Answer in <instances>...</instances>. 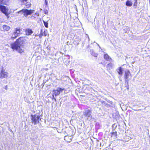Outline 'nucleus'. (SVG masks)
Segmentation results:
<instances>
[{"mask_svg":"<svg viewBox=\"0 0 150 150\" xmlns=\"http://www.w3.org/2000/svg\"><path fill=\"white\" fill-rule=\"evenodd\" d=\"M27 38L26 37H21L16 40V41L10 44L11 48L13 50H16L21 54L24 51L21 47L24 46L27 41Z\"/></svg>","mask_w":150,"mask_h":150,"instance_id":"obj_1","label":"nucleus"},{"mask_svg":"<svg viewBox=\"0 0 150 150\" xmlns=\"http://www.w3.org/2000/svg\"><path fill=\"white\" fill-rule=\"evenodd\" d=\"M22 30V29L18 28H17L15 29V31L13 33V35L14 36H12L11 37V39L12 40H13L16 39L19 35L21 33V31Z\"/></svg>","mask_w":150,"mask_h":150,"instance_id":"obj_2","label":"nucleus"},{"mask_svg":"<svg viewBox=\"0 0 150 150\" xmlns=\"http://www.w3.org/2000/svg\"><path fill=\"white\" fill-rule=\"evenodd\" d=\"M31 120L34 123V125H36L39 122V120L40 117V115H36V114L34 115H31Z\"/></svg>","mask_w":150,"mask_h":150,"instance_id":"obj_3","label":"nucleus"},{"mask_svg":"<svg viewBox=\"0 0 150 150\" xmlns=\"http://www.w3.org/2000/svg\"><path fill=\"white\" fill-rule=\"evenodd\" d=\"M0 9L1 11L7 16V18H8L10 13L8 12V9L5 6L1 5H0Z\"/></svg>","mask_w":150,"mask_h":150,"instance_id":"obj_4","label":"nucleus"},{"mask_svg":"<svg viewBox=\"0 0 150 150\" xmlns=\"http://www.w3.org/2000/svg\"><path fill=\"white\" fill-rule=\"evenodd\" d=\"M64 90V88H58L56 90H53V93L52 95V99H54L55 100H56V99L54 98V96H56L59 95L61 92H62Z\"/></svg>","mask_w":150,"mask_h":150,"instance_id":"obj_5","label":"nucleus"},{"mask_svg":"<svg viewBox=\"0 0 150 150\" xmlns=\"http://www.w3.org/2000/svg\"><path fill=\"white\" fill-rule=\"evenodd\" d=\"M8 73L5 71L4 68H2L0 73V78L2 79L4 78H6L8 77Z\"/></svg>","mask_w":150,"mask_h":150,"instance_id":"obj_6","label":"nucleus"},{"mask_svg":"<svg viewBox=\"0 0 150 150\" xmlns=\"http://www.w3.org/2000/svg\"><path fill=\"white\" fill-rule=\"evenodd\" d=\"M132 77V76L129 70L127 69L125 71L124 75V77L125 79H129V77H130L131 78Z\"/></svg>","mask_w":150,"mask_h":150,"instance_id":"obj_7","label":"nucleus"},{"mask_svg":"<svg viewBox=\"0 0 150 150\" xmlns=\"http://www.w3.org/2000/svg\"><path fill=\"white\" fill-rule=\"evenodd\" d=\"M91 111L90 110H85L83 113V115L86 117H89L91 116Z\"/></svg>","mask_w":150,"mask_h":150,"instance_id":"obj_8","label":"nucleus"},{"mask_svg":"<svg viewBox=\"0 0 150 150\" xmlns=\"http://www.w3.org/2000/svg\"><path fill=\"white\" fill-rule=\"evenodd\" d=\"M22 5L25 4L27 8H29L30 7L31 4L30 3H28L27 1L28 0H20Z\"/></svg>","mask_w":150,"mask_h":150,"instance_id":"obj_9","label":"nucleus"},{"mask_svg":"<svg viewBox=\"0 0 150 150\" xmlns=\"http://www.w3.org/2000/svg\"><path fill=\"white\" fill-rule=\"evenodd\" d=\"M25 32L26 35H30L33 33L32 30L29 28L25 29Z\"/></svg>","mask_w":150,"mask_h":150,"instance_id":"obj_10","label":"nucleus"},{"mask_svg":"<svg viewBox=\"0 0 150 150\" xmlns=\"http://www.w3.org/2000/svg\"><path fill=\"white\" fill-rule=\"evenodd\" d=\"M64 139L67 142H69L72 140V137L68 135L64 137Z\"/></svg>","mask_w":150,"mask_h":150,"instance_id":"obj_11","label":"nucleus"},{"mask_svg":"<svg viewBox=\"0 0 150 150\" xmlns=\"http://www.w3.org/2000/svg\"><path fill=\"white\" fill-rule=\"evenodd\" d=\"M2 28L4 31H8L10 29V27L9 26L6 25H4L2 26Z\"/></svg>","mask_w":150,"mask_h":150,"instance_id":"obj_12","label":"nucleus"},{"mask_svg":"<svg viewBox=\"0 0 150 150\" xmlns=\"http://www.w3.org/2000/svg\"><path fill=\"white\" fill-rule=\"evenodd\" d=\"M26 16H27L28 15H30L32 13H33L35 12L34 10H28L26 9Z\"/></svg>","mask_w":150,"mask_h":150,"instance_id":"obj_13","label":"nucleus"},{"mask_svg":"<svg viewBox=\"0 0 150 150\" xmlns=\"http://www.w3.org/2000/svg\"><path fill=\"white\" fill-rule=\"evenodd\" d=\"M104 58L107 61H110L112 60L111 58L107 54H104Z\"/></svg>","mask_w":150,"mask_h":150,"instance_id":"obj_14","label":"nucleus"},{"mask_svg":"<svg viewBox=\"0 0 150 150\" xmlns=\"http://www.w3.org/2000/svg\"><path fill=\"white\" fill-rule=\"evenodd\" d=\"M18 13H20L21 15L23 14L24 16L25 17H26V9H22L21 10L18 11Z\"/></svg>","mask_w":150,"mask_h":150,"instance_id":"obj_15","label":"nucleus"},{"mask_svg":"<svg viewBox=\"0 0 150 150\" xmlns=\"http://www.w3.org/2000/svg\"><path fill=\"white\" fill-rule=\"evenodd\" d=\"M9 0H0V5L4 4L7 5Z\"/></svg>","mask_w":150,"mask_h":150,"instance_id":"obj_16","label":"nucleus"},{"mask_svg":"<svg viewBox=\"0 0 150 150\" xmlns=\"http://www.w3.org/2000/svg\"><path fill=\"white\" fill-rule=\"evenodd\" d=\"M125 4L127 6L130 7L132 5V2L131 1L127 0Z\"/></svg>","mask_w":150,"mask_h":150,"instance_id":"obj_17","label":"nucleus"},{"mask_svg":"<svg viewBox=\"0 0 150 150\" xmlns=\"http://www.w3.org/2000/svg\"><path fill=\"white\" fill-rule=\"evenodd\" d=\"M123 69L121 67H120L118 68L117 72L120 75H122L123 74Z\"/></svg>","mask_w":150,"mask_h":150,"instance_id":"obj_18","label":"nucleus"},{"mask_svg":"<svg viewBox=\"0 0 150 150\" xmlns=\"http://www.w3.org/2000/svg\"><path fill=\"white\" fill-rule=\"evenodd\" d=\"M111 137H116L117 135V132L115 131L114 132H112L111 133Z\"/></svg>","mask_w":150,"mask_h":150,"instance_id":"obj_19","label":"nucleus"},{"mask_svg":"<svg viewBox=\"0 0 150 150\" xmlns=\"http://www.w3.org/2000/svg\"><path fill=\"white\" fill-rule=\"evenodd\" d=\"M112 63L110 62L106 66V67L108 69H110V68H112Z\"/></svg>","mask_w":150,"mask_h":150,"instance_id":"obj_20","label":"nucleus"},{"mask_svg":"<svg viewBox=\"0 0 150 150\" xmlns=\"http://www.w3.org/2000/svg\"><path fill=\"white\" fill-rule=\"evenodd\" d=\"M135 1L134 2L133 6L134 8H136L137 5V0H134Z\"/></svg>","mask_w":150,"mask_h":150,"instance_id":"obj_21","label":"nucleus"},{"mask_svg":"<svg viewBox=\"0 0 150 150\" xmlns=\"http://www.w3.org/2000/svg\"><path fill=\"white\" fill-rule=\"evenodd\" d=\"M44 25L45 27L46 28H48V23L47 22H46L44 21H43Z\"/></svg>","mask_w":150,"mask_h":150,"instance_id":"obj_22","label":"nucleus"},{"mask_svg":"<svg viewBox=\"0 0 150 150\" xmlns=\"http://www.w3.org/2000/svg\"><path fill=\"white\" fill-rule=\"evenodd\" d=\"M45 4L46 6L48 7V6L47 0H45Z\"/></svg>","mask_w":150,"mask_h":150,"instance_id":"obj_23","label":"nucleus"},{"mask_svg":"<svg viewBox=\"0 0 150 150\" xmlns=\"http://www.w3.org/2000/svg\"><path fill=\"white\" fill-rule=\"evenodd\" d=\"M67 44L68 45H71V42L69 41H68L67 42Z\"/></svg>","mask_w":150,"mask_h":150,"instance_id":"obj_24","label":"nucleus"},{"mask_svg":"<svg viewBox=\"0 0 150 150\" xmlns=\"http://www.w3.org/2000/svg\"><path fill=\"white\" fill-rule=\"evenodd\" d=\"M5 89L6 90H7L8 89V86L7 85L5 86Z\"/></svg>","mask_w":150,"mask_h":150,"instance_id":"obj_25","label":"nucleus"}]
</instances>
